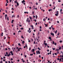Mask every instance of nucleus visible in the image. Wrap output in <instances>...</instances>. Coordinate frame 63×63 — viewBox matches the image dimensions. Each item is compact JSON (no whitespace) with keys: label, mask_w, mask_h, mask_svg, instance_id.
I'll return each instance as SVG.
<instances>
[{"label":"nucleus","mask_w":63,"mask_h":63,"mask_svg":"<svg viewBox=\"0 0 63 63\" xmlns=\"http://www.w3.org/2000/svg\"><path fill=\"white\" fill-rule=\"evenodd\" d=\"M59 60V61H61V59L60 58Z\"/></svg>","instance_id":"51"},{"label":"nucleus","mask_w":63,"mask_h":63,"mask_svg":"<svg viewBox=\"0 0 63 63\" xmlns=\"http://www.w3.org/2000/svg\"><path fill=\"white\" fill-rule=\"evenodd\" d=\"M30 55H31V56L33 55V54H30Z\"/></svg>","instance_id":"43"},{"label":"nucleus","mask_w":63,"mask_h":63,"mask_svg":"<svg viewBox=\"0 0 63 63\" xmlns=\"http://www.w3.org/2000/svg\"><path fill=\"white\" fill-rule=\"evenodd\" d=\"M60 42L61 43H62V40L60 41Z\"/></svg>","instance_id":"22"},{"label":"nucleus","mask_w":63,"mask_h":63,"mask_svg":"<svg viewBox=\"0 0 63 63\" xmlns=\"http://www.w3.org/2000/svg\"><path fill=\"white\" fill-rule=\"evenodd\" d=\"M52 29H53V30H54V28H52Z\"/></svg>","instance_id":"61"},{"label":"nucleus","mask_w":63,"mask_h":63,"mask_svg":"<svg viewBox=\"0 0 63 63\" xmlns=\"http://www.w3.org/2000/svg\"><path fill=\"white\" fill-rule=\"evenodd\" d=\"M52 10L51 9H49L48 10V11L49 12H50V11H52Z\"/></svg>","instance_id":"14"},{"label":"nucleus","mask_w":63,"mask_h":63,"mask_svg":"<svg viewBox=\"0 0 63 63\" xmlns=\"http://www.w3.org/2000/svg\"><path fill=\"white\" fill-rule=\"evenodd\" d=\"M29 18H30V19H32V18L30 16L29 17Z\"/></svg>","instance_id":"21"},{"label":"nucleus","mask_w":63,"mask_h":63,"mask_svg":"<svg viewBox=\"0 0 63 63\" xmlns=\"http://www.w3.org/2000/svg\"><path fill=\"white\" fill-rule=\"evenodd\" d=\"M58 2H61V0H59L58 1Z\"/></svg>","instance_id":"49"},{"label":"nucleus","mask_w":63,"mask_h":63,"mask_svg":"<svg viewBox=\"0 0 63 63\" xmlns=\"http://www.w3.org/2000/svg\"><path fill=\"white\" fill-rule=\"evenodd\" d=\"M57 30H56V31L55 32V34H56V33H57Z\"/></svg>","instance_id":"16"},{"label":"nucleus","mask_w":63,"mask_h":63,"mask_svg":"<svg viewBox=\"0 0 63 63\" xmlns=\"http://www.w3.org/2000/svg\"><path fill=\"white\" fill-rule=\"evenodd\" d=\"M53 50H55V48H53Z\"/></svg>","instance_id":"60"},{"label":"nucleus","mask_w":63,"mask_h":63,"mask_svg":"<svg viewBox=\"0 0 63 63\" xmlns=\"http://www.w3.org/2000/svg\"><path fill=\"white\" fill-rule=\"evenodd\" d=\"M40 29H42V27H41V26H40Z\"/></svg>","instance_id":"55"},{"label":"nucleus","mask_w":63,"mask_h":63,"mask_svg":"<svg viewBox=\"0 0 63 63\" xmlns=\"http://www.w3.org/2000/svg\"><path fill=\"white\" fill-rule=\"evenodd\" d=\"M6 54L7 55H8V52H6Z\"/></svg>","instance_id":"30"},{"label":"nucleus","mask_w":63,"mask_h":63,"mask_svg":"<svg viewBox=\"0 0 63 63\" xmlns=\"http://www.w3.org/2000/svg\"><path fill=\"white\" fill-rule=\"evenodd\" d=\"M32 14L34 15V12L33 11L32 12Z\"/></svg>","instance_id":"42"},{"label":"nucleus","mask_w":63,"mask_h":63,"mask_svg":"<svg viewBox=\"0 0 63 63\" xmlns=\"http://www.w3.org/2000/svg\"><path fill=\"white\" fill-rule=\"evenodd\" d=\"M14 20H12V21H11V23H13V22H14Z\"/></svg>","instance_id":"12"},{"label":"nucleus","mask_w":63,"mask_h":63,"mask_svg":"<svg viewBox=\"0 0 63 63\" xmlns=\"http://www.w3.org/2000/svg\"><path fill=\"white\" fill-rule=\"evenodd\" d=\"M36 5H38V2H36Z\"/></svg>","instance_id":"27"},{"label":"nucleus","mask_w":63,"mask_h":63,"mask_svg":"<svg viewBox=\"0 0 63 63\" xmlns=\"http://www.w3.org/2000/svg\"><path fill=\"white\" fill-rule=\"evenodd\" d=\"M54 44V41H53V45Z\"/></svg>","instance_id":"39"},{"label":"nucleus","mask_w":63,"mask_h":63,"mask_svg":"<svg viewBox=\"0 0 63 63\" xmlns=\"http://www.w3.org/2000/svg\"><path fill=\"white\" fill-rule=\"evenodd\" d=\"M14 3H17V0L15 1Z\"/></svg>","instance_id":"17"},{"label":"nucleus","mask_w":63,"mask_h":63,"mask_svg":"<svg viewBox=\"0 0 63 63\" xmlns=\"http://www.w3.org/2000/svg\"><path fill=\"white\" fill-rule=\"evenodd\" d=\"M38 17V16H37V15H36V18H37Z\"/></svg>","instance_id":"26"},{"label":"nucleus","mask_w":63,"mask_h":63,"mask_svg":"<svg viewBox=\"0 0 63 63\" xmlns=\"http://www.w3.org/2000/svg\"><path fill=\"white\" fill-rule=\"evenodd\" d=\"M54 44L55 46H56V43H54Z\"/></svg>","instance_id":"37"},{"label":"nucleus","mask_w":63,"mask_h":63,"mask_svg":"<svg viewBox=\"0 0 63 63\" xmlns=\"http://www.w3.org/2000/svg\"><path fill=\"white\" fill-rule=\"evenodd\" d=\"M18 46H20V43L18 44Z\"/></svg>","instance_id":"34"},{"label":"nucleus","mask_w":63,"mask_h":63,"mask_svg":"<svg viewBox=\"0 0 63 63\" xmlns=\"http://www.w3.org/2000/svg\"><path fill=\"white\" fill-rule=\"evenodd\" d=\"M30 30H31V28H29V31H30Z\"/></svg>","instance_id":"45"},{"label":"nucleus","mask_w":63,"mask_h":63,"mask_svg":"<svg viewBox=\"0 0 63 63\" xmlns=\"http://www.w3.org/2000/svg\"><path fill=\"white\" fill-rule=\"evenodd\" d=\"M49 39V40H50L51 39V37H49L48 38Z\"/></svg>","instance_id":"15"},{"label":"nucleus","mask_w":63,"mask_h":63,"mask_svg":"<svg viewBox=\"0 0 63 63\" xmlns=\"http://www.w3.org/2000/svg\"><path fill=\"white\" fill-rule=\"evenodd\" d=\"M21 2L22 3H23L25 2V0H23V1H22Z\"/></svg>","instance_id":"5"},{"label":"nucleus","mask_w":63,"mask_h":63,"mask_svg":"<svg viewBox=\"0 0 63 63\" xmlns=\"http://www.w3.org/2000/svg\"><path fill=\"white\" fill-rule=\"evenodd\" d=\"M55 55H57V53H55Z\"/></svg>","instance_id":"64"},{"label":"nucleus","mask_w":63,"mask_h":63,"mask_svg":"<svg viewBox=\"0 0 63 63\" xmlns=\"http://www.w3.org/2000/svg\"><path fill=\"white\" fill-rule=\"evenodd\" d=\"M33 9L34 10H35V8H36V6H33Z\"/></svg>","instance_id":"7"},{"label":"nucleus","mask_w":63,"mask_h":63,"mask_svg":"<svg viewBox=\"0 0 63 63\" xmlns=\"http://www.w3.org/2000/svg\"><path fill=\"white\" fill-rule=\"evenodd\" d=\"M17 5L18 6H19V3H18V2H17Z\"/></svg>","instance_id":"11"},{"label":"nucleus","mask_w":63,"mask_h":63,"mask_svg":"<svg viewBox=\"0 0 63 63\" xmlns=\"http://www.w3.org/2000/svg\"><path fill=\"white\" fill-rule=\"evenodd\" d=\"M38 23H36V25H37V24Z\"/></svg>","instance_id":"57"},{"label":"nucleus","mask_w":63,"mask_h":63,"mask_svg":"<svg viewBox=\"0 0 63 63\" xmlns=\"http://www.w3.org/2000/svg\"><path fill=\"white\" fill-rule=\"evenodd\" d=\"M21 38H23H23H24V37H23V36H21Z\"/></svg>","instance_id":"56"},{"label":"nucleus","mask_w":63,"mask_h":63,"mask_svg":"<svg viewBox=\"0 0 63 63\" xmlns=\"http://www.w3.org/2000/svg\"><path fill=\"white\" fill-rule=\"evenodd\" d=\"M10 53L11 54L12 53H13V51H11L10 52Z\"/></svg>","instance_id":"28"},{"label":"nucleus","mask_w":63,"mask_h":63,"mask_svg":"<svg viewBox=\"0 0 63 63\" xmlns=\"http://www.w3.org/2000/svg\"><path fill=\"white\" fill-rule=\"evenodd\" d=\"M10 55H11V54L9 53V54L7 55V56H8V57H9V56H10Z\"/></svg>","instance_id":"3"},{"label":"nucleus","mask_w":63,"mask_h":63,"mask_svg":"<svg viewBox=\"0 0 63 63\" xmlns=\"http://www.w3.org/2000/svg\"><path fill=\"white\" fill-rule=\"evenodd\" d=\"M47 52H48V51H49V50H47Z\"/></svg>","instance_id":"58"},{"label":"nucleus","mask_w":63,"mask_h":63,"mask_svg":"<svg viewBox=\"0 0 63 63\" xmlns=\"http://www.w3.org/2000/svg\"><path fill=\"white\" fill-rule=\"evenodd\" d=\"M31 31H30L29 32V33H31Z\"/></svg>","instance_id":"48"},{"label":"nucleus","mask_w":63,"mask_h":63,"mask_svg":"<svg viewBox=\"0 0 63 63\" xmlns=\"http://www.w3.org/2000/svg\"><path fill=\"white\" fill-rule=\"evenodd\" d=\"M15 34H16V33H15V32L14 33L13 35H15Z\"/></svg>","instance_id":"50"},{"label":"nucleus","mask_w":63,"mask_h":63,"mask_svg":"<svg viewBox=\"0 0 63 63\" xmlns=\"http://www.w3.org/2000/svg\"><path fill=\"white\" fill-rule=\"evenodd\" d=\"M38 61H40V62H41V60H38Z\"/></svg>","instance_id":"41"},{"label":"nucleus","mask_w":63,"mask_h":63,"mask_svg":"<svg viewBox=\"0 0 63 63\" xmlns=\"http://www.w3.org/2000/svg\"><path fill=\"white\" fill-rule=\"evenodd\" d=\"M31 47H30L29 48V51H30V50H31Z\"/></svg>","instance_id":"23"},{"label":"nucleus","mask_w":63,"mask_h":63,"mask_svg":"<svg viewBox=\"0 0 63 63\" xmlns=\"http://www.w3.org/2000/svg\"><path fill=\"white\" fill-rule=\"evenodd\" d=\"M23 63H24V62H25V61H24V60H23Z\"/></svg>","instance_id":"62"},{"label":"nucleus","mask_w":63,"mask_h":63,"mask_svg":"<svg viewBox=\"0 0 63 63\" xmlns=\"http://www.w3.org/2000/svg\"><path fill=\"white\" fill-rule=\"evenodd\" d=\"M6 6H8V4L7 3H6L5 5Z\"/></svg>","instance_id":"24"},{"label":"nucleus","mask_w":63,"mask_h":63,"mask_svg":"<svg viewBox=\"0 0 63 63\" xmlns=\"http://www.w3.org/2000/svg\"><path fill=\"white\" fill-rule=\"evenodd\" d=\"M51 35H52L53 36L54 35V33H51Z\"/></svg>","instance_id":"10"},{"label":"nucleus","mask_w":63,"mask_h":63,"mask_svg":"<svg viewBox=\"0 0 63 63\" xmlns=\"http://www.w3.org/2000/svg\"><path fill=\"white\" fill-rule=\"evenodd\" d=\"M50 20H51V21H52V18L50 19Z\"/></svg>","instance_id":"40"},{"label":"nucleus","mask_w":63,"mask_h":63,"mask_svg":"<svg viewBox=\"0 0 63 63\" xmlns=\"http://www.w3.org/2000/svg\"><path fill=\"white\" fill-rule=\"evenodd\" d=\"M5 58H6V57H3V59H5Z\"/></svg>","instance_id":"54"},{"label":"nucleus","mask_w":63,"mask_h":63,"mask_svg":"<svg viewBox=\"0 0 63 63\" xmlns=\"http://www.w3.org/2000/svg\"><path fill=\"white\" fill-rule=\"evenodd\" d=\"M55 6L54 8H53V10H55Z\"/></svg>","instance_id":"47"},{"label":"nucleus","mask_w":63,"mask_h":63,"mask_svg":"<svg viewBox=\"0 0 63 63\" xmlns=\"http://www.w3.org/2000/svg\"><path fill=\"white\" fill-rule=\"evenodd\" d=\"M33 44H36V43H35V41H34V43H33Z\"/></svg>","instance_id":"53"},{"label":"nucleus","mask_w":63,"mask_h":63,"mask_svg":"<svg viewBox=\"0 0 63 63\" xmlns=\"http://www.w3.org/2000/svg\"><path fill=\"white\" fill-rule=\"evenodd\" d=\"M19 32H21V31H19L18 32V33H19Z\"/></svg>","instance_id":"38"},{"label":"nucleus","mask_w":63,"mask_h":63,"mask_svg":"<svg viewBox=\"0 0 63 63\" xmlns=\"http://www.w3.org/2000/svg\"><path fill=\"white\" fill-rule=\"evenodd\" d=\"M37 52H38V53L39 54H40V51H39L38 50Z\"/></svg>","instance_id":"9"},{"label":"nucleus","mask_w":63,"mask_h":63,"mask_svg":"<svg viewBox=\"0 0 63 63\" xmlns=\"http://www.w3.org/2000/svg\"><path fill=\"white\" fill-rule=\"evenodd\" d=\"M59 50H61V47H60L59 48Z\"/></svg>","instance_id":"18"},{"label":"nucleus","mask_w":63,"mask_h":63,"mask_svg":"<svg viewBox=\"0 0 63 63\" xmlns=\"http://www.w3.org/2000/svg\"><path fill=\"white\" fill-rule=\"evenodd\" d=\"M44 45L45 46H47V43H44Z\"/></svg>","instance_id":"8"},{"label":"nucleus","mask_w":63,"mask_h":63,"mask_svg":"<svg viewBox=\"0 0 63 63\" xmlns=\"http://www.w3.org/2000/svg\"><path fill=\"white\" fill-rule=\"evenodd\" d=\"M32 29H34V27H32Z\"/></svg>","instance_id":"36"},{"label":"nucleus","mask_w":63,"mask_h":63,"mask_svg":"<svg viewBox=\"0 0 63 63\" xmlns=\"http://www.w3.org/2000/svg\"><path fill=\"white\" fill-rule=\"evenodd\" d=\"M20 29H21V30L22 29V30H23V28H20Z\"/></svg>","instance_id":"25"},{"label":"nucleus","mask_w":63,"mask_h":63,"mask_svg":"<svg viewBox=\"0 0 63 63\" xmlns=\"http://www.w3.org/2000/svg\"><path fill=\"white\" fill-rule=\"evenodd\" d=\"M11 55H14V54H13V53H11Z\"/></svg>","instance_id":"46"},{"label":"nucleus","mask_w":63,"mask_h":63,"mask_svg":"<svg viewBox=\"0 0 63 63\" xmlns=\"http://www.w3.org/2000/svg\"><path fill=\"white\" fill-rule=\"evenodd\" d=\"M30 21H31V20H26V22H30Z\"/></svg>","instance_id":"1"},{"label":"nucleus","mask_w":63,"mask_h":63,"mask_svg":"<svg viewBox=\"0 0 63 63\" xmlns=\"http://www.w3.org/2000/svg\"><path fill=\"white\" fill-rule=\"evenodd\" d=\"M17 51H20V49H17Z\"/></svg>","instance_id":"35"},{"label":"nucleus","mask_w":63,"mask_h":63,"mask_svg":"<svg viewBox=\"0 0 63 63\" xmlns=\"http://www.w3.org/2000/svg\"><path fill=\"white\" fill-rule=\"evenodd\" d=\"M31 51H32V52H34L35 51V49H32V50H31Z\"/></svg>","instance_id":"2"},{"label":"nucleus","mask_w":63,"mask_h":63,"mask_svg":"<svg viewBox=\"0 0 63 63\" xmlns=\"http://www.w3.org/2000/svg\"><path fill=\"white\" fill-rule=\"evenodd\" d=\"M3 33L2 32L1 33V36H3Z\"/></svg>","instance_id":"33"},{"label":"nucleus","mask_w":63,"mask_h":63,"mask_svg":"<svg viewBox=\"0 0 63 63\" xmlns=\"http://www.w3.org/2000/svg\"><path fill=\"white\" fill-rule=\"evenodd\" d=\"M25 43V42H24V41H23L22 42V44H23V43Z\"/></svg>","instance_id":"20"},{"label":"nucleus","mask_w":63,"mask_h":63,"mask_svg":"<svg viewBox=\"0 0 63 63\" xmlns=\"http://www.w3.org/2000/svg\"><path fill=\"white\" fill-rule=\"evenodd\" d=\"M8 63H11V62H10V61H8Z\"/></svg>","instance_id":"63"},{"label":"nucleus","mask_w":63,"mask_h":63,"mask_svg":"<svg viewBox=\"0 0 63 63\" xmlns=\"http://www.w3.org/2000/svg\"><path fill=\"white\" fill-rule=\"evenodd\" d=\"M58 14H59V13H57V14H55V15L56 16H58Z\"/></svg>","instance_id":"4"},{"label":"nucleus","mask_w":63,"mask_h":63,"mask_svg":"<svg viewBox=\"0 0 63 63\" xmlns=\"http://www.w3.org/2000/svg\"><path fill=\"white\" fill-rule=\"evenodd\" d=\"M33 20V21H35V22H37V20Z\"/></svg>","instance_id":"32"},{"label":"nucleus","mask_w":63,"mask_h":63,"mask_svg":"<svg viewBox=\"0 0 63 63\" xmlns=\"http://www.w3.org/2000/svg\"><path fill=\"white\" fill-rule=\"evenodd\" d=\"M7 20H9V17H8V16H7Z\"/></svg>","instance_id":"52"},{"label":"nucleus","mask_w":63,"mask_h":63,"mask_svg":"<svg viewBox=\"0 0 63 63\" xmlns=\"http://www.w3.org/2000/svg\"><path fill=\"white\" fill-rule=\"evenodd\" d=\"M58 60H59V58H58L57 59Z\"/></svg>","instance_id":"59"},{"label":"nucleus","mask_w":63,"mask_h":63,"mask_svg":"<svg viewBox=\"0 0 63 63\" xmlns=\"http://www.w3.org/2000/svg\"><path fill=\"white\" fill-rule=\"evenodd\" d=\"M57 54H59V52L57 51Z\"/></svg>","instance_id":"29"},{"label":"nucleus","mask_w":63,"mask_h":63,"mask_svg":"<svg viewBox=\"0 0 63 63\" xmlns=\"http://www.w3.org/2000/svg\"><path fill=\"white\" fill-rule=\"evenodd\" d=\"M19 26L20 27H22V25H19Z\"/></svg>","instance_id":"44"},{"label":"nucleus","mask_w":63,"mask_h":63,"mask_svg":"<svg viewBox=\"0 0 63 63\" xmlns=\"http://www.w3.org/2000/svg\"><path fill=\"white\" fill-rule=\"evenodd\" d=\"M25 47H27V44H26Z\"/></svg>","instance_id":"31"},{"label":"nucleus","mask_w":63,"mask_h":63,"mask_svg":"<svg viewBox=\"0 0 63 63\" xmlns=\"http://www.w3.org/2000/svg\"><path fill=\"white\" fill-rule=\"evenodd\" d=\"M62 9H61L60 10V12H62Z\"/></svg>","instance_id":"19"},{"label":"nucleus","mask_w":63,"mask_h":63,"mask_svg":"<svg viewBox=\"0 0 63 63\" xmlns=\"http://www.w3.org/2000/svg\"><path fill=\"white\" fill-rule=\"evenodd\" d=\"M37 49H39V50H41V49L40 48H39V47L37 48Z\"/></svg>","instance_id":"13"},{"label":"nucleus","mask_w":63,"mask_h":63,"mask_svg":"<svg viewBox=\"0 0 63 63\" xmlns=\"http://www.w3.org/2000/svg\"><path fill=\"white\" fill-rule=\"evenodd\" d=\"M5 18L6 19H7V15L6 14L5 15Z\"/></svg>","instance_id":"6"}]
</instances>
